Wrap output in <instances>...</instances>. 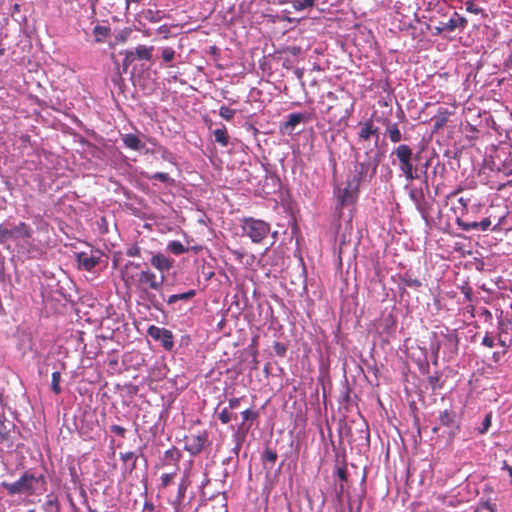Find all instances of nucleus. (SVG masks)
<instances>
[{
  "instance_id": "f257e3e1",
  "label": "nucleus",
  "mask_w": 512,
  "mask_h": 512,
  "mask_svg": "<svg viewBox=\"0 0 512 512\" xmlns=\"http://www.w3.org/2000/svg\"><path fill=\"white\" fill-rule=\"evenodd\" d=\"M129 281H131V284L136 287V290L139 292L141 298L147 300L154 308L159 309L161 301L151 291H156L159 293L162 292L164 283L163 275L158 278L153 271L147 268L139 272L136 278L133 275L129 276L127 274L126 282Z\"/></svg>"
},
{
  "instance_id": "f03ea898",
  "label": "nucleus",
  "mask_w": 512,
  "mask_h": 512,
  "mask_svg": "<svg viewBox=\"0 0 512 512\" xmlns=\"http://www.w3.org/2000/svg\"><path fill=\"white\" fill-rule=\"evenodd\" d=\"M326 97L331 102L325 110L327 121L332 125L346 123L354 110L353 98L343 91L340 94L328 92Z\"/></svg>"
},
{
  "instance_id": "7ed1b4c3",
  "label": "nucleus",
  "mask_w": 512,
  "mask_h": 512,
  "mask_svg": "<svg viewBox=\"0 0 512 512\" xmlns=\"http://www.w3.org/2000/svg\"><path fill=\"white\" fill-rule=\"evenodd\" d=\"M45 482L44 476H35L30 471H25L22 476L15 482H2L1 486L6 489L7 493L11 496L24 494L27 496H32L36 493L37 485L39 482Z\"/></svg>"
},
{
  "instance_id": "20e7f679",
  "label": "nucleus",
  "mask_w": 512,
  "mask_h": 512,
  "mask_svg": "<svg viewBox=\"0 0 512 512\" xmlns=\"http://www.w3.org/2000/svg\"><path fill=\"white\" fill-rule=\"evenodd\" d=\"M392 155L396 156L399 162V169L407 181L419 178L418 169L412 163L413 151L408 145L400 144L392 151Z\"/></svg>"
},
{
  "instance_id": "39448f33",
  "label": "nucleus",
  "mask_w": 512,
  "mask_h": 512,
  "mask_svg": "<svg viewBox=\"0 0 512 512\" xmlns=\"http://www.w3.org/2000/svg\"><path fill=\"white\" fill-rule=\"evenodd\" d=\"M243 232L254 243H260L270 232L268 223L253 218H246L242 224Z\"/></svg>"
},
{
  "instance_id": "423d86ee",
  "label": "nucleus",
  "mask_w": 512,
  "mask_h": 512,
  "mask_svg": "<svg viewBox=\"0 0 512 512\" xmlns=\"http://www.w3.org/2000/svg\"><path fill=\"white\" fill-rule=\"evenodd\" d=\"M184 443V449L189 452L190 455L196 456L210 444L208 432L204 430L197 434L191 433L185 436Z\"/></svg>"
},
{
  "instance_id": "0eeeda50",
  "label": "nucleus",
  "mask_w": 512,
  "mask_h": 512,
  "mask_svg": "<svg viewBox=\"0 0 512 512\" xmlns=\"http://www.w3.org/2000/svg\"><path fill=\"white\" fill-rule=\"evenodd\" d=\"M443 349V353L449 358L453 359L458 354L459 337L455 331L445 334L442 340L438 343L436 353Z\"/></svg>"
},
{
  "instance_id": "6e6552de",
  "label": "nucleus",
  "mask_w": 512,
  "mask_h": 512,
  "mask_svg": "<svg viewBox=\"0 0 512 512\" xmlns=\"http://www.w3.org/2000/svg\"><path fill=\"white\" fill-rule=\"evenodd\" d=\"M147 334L155 341H160L165 350L171 351L173 349L174 336L170 330L151 325L147 330Z\"/></svg>"
},
{
  "instance_id": "1a4fd4ad",
  "label": "nucleus",
  "mask_w": 512,
  "mask_h": 512,
  "mask_svg": "<svg viewBox=\"0 0 512 512\" xmlns=\"http://www.w3.org/2000/svg\"><path fill=\"white\" fill-rule=\"evenodd\" d=\"M79 268L86 271L93 270L101 260V252L90 251V252H79L76 255Z\"/></svg>"
},
{
  "instance_id": "9d476101",
  "label": "nucleus",
  "mask_w": 512,
  "mask_h": 512,
  "mask_svg": "<svg viewBox=\"0 0 512 512\" xmlns=\"http://www.w3.org/2000/svg\"><path fill=\"white\" fill-rule=\"evenodd\" d=\"M153 51V46L138 45L135 50L126 52L124 60L129 63L135 60L150 61L152 59Z\"/></svg>"
},
{
  "instance_id": "9b49d317",
  "label": "nucleus",
  "mask_w": 512,
  "mask_h": 512,
  "mask_svg": "<svg viewBox=\"0 0 512 512\" xmlns=\"http://www.w3.org/2000/svg\"><path fill=\"white\" fill-rule=\"evenodd\" d=\"M150 263L155 269L163 273L168 272L173 267L174 261L164 254L158 253L152 256Z\"/></svg>"
},
{
  "instance_id": "f8f14e48",
  "label": "nucleus",
  "mask_w": 512,
  "mask_h": 512,
  "mask_svg": "<svg viewBox=\"0 0 512 512\" xmlns=\"http://www.w3.org/2000/svg\"><path fill=\"white\" fill-rule=\"evenodd\" d=\"M359 125H360L359 138L361 140L367 141L372 136H375L376 142L378 141V138H379L378 128L374 126L372 120H367L363 123H360Z\"/></svg>"
},
{
  "instance_id": "ddd939ff",
  "label": "nucleus",
  "mask_w": 512,
  "mask_h": 512,
  "mask_svg": "<svg viewBox=\"0 0 512 512\" xmlns=\"http://www.w3.org/2000/svg\"><path fill=\"white\" fill-rule=\"evenodd\" d=\"M181 457V451L176 447H172L164 452L163 464L173 465L175 467L174 470H179V462Z\"/></svg>"
},
{
  "instance_id": "4468645a",
  "label": "nucleus",
  "mask_w": 512,
  "mask_h": 512,
  "mask_svg": "<svg viewBox=\"0 0 512 512\" xmlns=\"http://www.w3.org/2000/svg\"><path fill=\"white\" fill-rule=\"evenodd\" d=\"M8 231L11 232V239L22 238L29 239L32 236L31 227L25 222H20L18 225L13 228H8Z\"/></svg>"
},
{
  "instance_id": "2eb2a0df",
  "label": "nucleus",
  "mask_w": 512,
  "mask_h": 512,
  "mask_svg": "<svg viewBox=\"0 0 512 512\" xmlns=\"http://www.w3.org/2000/svg\"><path fill=\"white\" fill-rule=\"evenodd\" d=\"M122 141L127 148L134 151H140L145 147V143L135 134H124Z\"/></svg>"
},
{
  "instance_id": "dca6fc26",
  "label": "nucleus",
  "mask_w": 512,
  "mask_h": 512,
  "mask_svg": "<svg viewBox=\"0 0 512 512\" xmlns=\"http://www.w3.org/2000/svg\"><path fill=\"white\" fill-rule=\"evenodd\" d=\"M242 423L239 426V430H249L252 423L257 419L258 412L253 409H246L241 412Z\"/></svg>"
},
{
  "instance_id": "f3484780",
  "label": "nucleus",
  "mask_w": 512,
  "mask_h": 512,
  "mask_svg": "<svg viewBox=\"0 0 512 512\" xmlns=\"http://www.w3.org/2000/svg\"><path fill=\"white\" fill-rule=\"evenodd\" d=\"M387 125L386 133L393 143H398L402 140V133L398 128L397 123H390L388 119L383 121Z\"/></svg>"
},
{
  "instance_id": "a211bd4d",
  "label": "nucleus",
  "mask_w": 512,
  "mask_h": 512,
  "mask_svg": "<svg viewBox=\"0 0 512 512\" xmlns=\"http://www.w3.org/2000/svg\"><path fill=\"white\" fill-rule=\"evenodd\" d=\"M411 199L414 201L417 210L422 214L423 217H426L428 214V211L424 205V195L422 192H416L414 190H411L409 193Z\"/></svg>"
},
{
  "instance_id": "6ab92c4d",
  "label": "nucleus",
  "mask_w": 512,
  "mask_h": 512,
  "mask_svg": "<svg viewBox=\"0 0 512 512\" xmlns=\"http://www.w3.org/2000/svg\"><path fill=\"white\" fill-rule=\"evenodd\" d=\"M276 451L267 448L262 456L263 464L266 469H271L277 460Z\"/></svg>"
},
{
  "instance_id": "aec40b11",
  "label": "nucleus",
  "mask_w": 512,
  "mask_h": 512,
  "mask_svg": "<svg viewBox=\"0 0 512 512\" xmlns=\"http://www.w3.org/2000/svg\"><path fill=\"white\" fill-rule=\"evenodd\" d=\"M436 34H442L444 32H453L456 30L455 27V20L453 18V15L450 17L448 21L445 22H439V25L435 27Z\"/></svg>"
},
{
  "instance_id": "412c9836",
  "label": "nucleus",
  "mask_w": 512,
  "mask_h": 512,
  "mask_svg": "<svg viewBox=\"0 0 512 512\" xmlns=\"http://www.w3.org/2000/svg\"><path fill=\"white\" fill-rule=\"evenodd\" d=\"M213 134L215 137V141L221 144V146L225 147L228 145L229 136L225 126H222V128L214 130Z\"/></svg>"
},
{
  "instance_id": "4be33fe9",
  "label": "nucleus",
  "mask_w": 512,
  "mask_h": 512,
  "mask_svg": "<svg viewBox=\"0 0 512 512\" xmlns=\"http://www.w3.org/2000/svg\"><path fill=\"white\" fill-rule=\"evenodd\" d=\"M455 414L453 411L444 410L439 416V421L443 426L450 427L453 425Z\"/></svg>"
},
{
  "instance_id": "5701e85b",
  "label": "nucleus",
  "mask_w": 512,
  "mask_h": 512,
  "mask_svg": "<svg viewBox=\"0 0 512 512\" xmlns=\"http://www.w3.org/2000/svg\"><path fill=\"white\" fill-rule=\"evenodd\" d=\"M167 249L175 255H180L188 251V248L184 247V245L177 240L171 241L168 244Z\"/></svg>"
},
{
  "instance_id": "b1692460",
  "label": "nucleus",
  "mask_w": 512,
  "mask_h": 512,
  "mask_svg": "<svg viewBox=\"0 0 512 512\" xmlns=\"http://www.w3.org/2000/svg\"><path fill=\"white\" fill-rule=\"evenodd\" d=\"M44 510L46 512H59V504L55 496H47V500L44 504Z\"/></svg>"
},
{
  "instance_id": "393cba45",
  "label": "nucleus",
  "mask_w": 512,
  "mask_h": 512,
  "mask_svg": "<svg viewBox=\"0 0 512 512\" xmlns=\"http://www.w3.org/2000/svg\"><path fill=\"white\" fill-rule=\"evenodd\" d=\"M60 381H61V373L59 371L53 372L52 379H51V389L56 395H59L62 391L61 387H60Z\"/></svg>"
},
{
  "instance_id": "a878e982",
  "label": "nucleus",
  "mask_w": 512,
  "mask_h": 512,
  "mask_svg": "<svg viewBox=\"0 0 512 512\" xmlns=\"http://www.w3.org/2000/svg\"><path fill=\"white\" fill-rule=\"evenodd\" d=\"M161 56L166 64H170L175 58V50L172 47H164L161 50ZM171 67L172 65H168Z\"/></svg>"
},
{
  "instance_id": "bb28decb",
  "label": "nucleus",
  "mask_w": 512,
  "mask_h": 512,
  "mask_svg": "<svg viewBox=\"0 0 512 512\" xmlns=\"http://www.w3.org/2000/svg\"><path fill=\"white\" fill-rule=\"evenodd\" d=\"M308 116L304 113H292L290 114V128H294L301 122L308 121Z\"/></svg>"
},
{
  "instance_id": "cd10ccee",
  "label": "nucleus",
  "mask_w": 512,
  "mask_h": 512,
  "mask_svg": "<svg viewBox=\"0 0 512 512\" xmlns=\"http://www.w3.org/2000/svg\"><path fill=\"white\" fill-rule=\"evenodd\" d=\"M177 471L178 470H174L173 472L163 474L160 478V487L167 488L169 485H171L175 475L177 474Z\"/></svg>"
},
{
  "instance_id": "c85d7f7f",
  "label": "nucleus",
  "mask_w": 512,
  "mask_h": 512,
  "mask_svg": "<svg viewBox=\"0 0 512 512\" xmlns=\"http://www.w3.org/2000/svg\"><path fill=\"white\" fill-rule=\"evenodd\" d=\"M314 1L315 0H294L292 4L295 10L301 11L306 8L312 7L314 5Z\"/></svg>"
},
{
  "instance_id": "c756f323",
  "label": "nucleus",
  "mask_w": 512,
  "mask_h": 512,
  "mask_svg": "<svg viewBox=\"0 0 512 512\" xmlns=\"http://www.w3.org/2000/svg\"><path fill=\"white\" fill-rule=\"evenodd\" d=\"M218 418L222 424H228L232 420L233 414L228 407H225L218 413Z\"/></svg>"
},
{
  "instance_id": "7c9ffc66",
  "label": "nucleus",
  "mask_w": 512,
  "mask_h": 512,
  "mask_svg": "<svg viewBox=\"0 0 512 512\" xmlns=\"http://www.w3.org/2000/svg\"><path fill=\"white\" fill-rule=\"evenodd\" d=\"M10 437V431L5 424V419L0 416V442L7 441Z\"/></svg>"
},
{
  "instance_id": "2f4dec72",
  "label": "nucleus",
  "mask_w": 512,
  "mask_h": 512,
  "mask_svg": "<svg viewBox=\"0 0 512 512\" xmlns=\"http://www.w3.org/2000/svg\"><path fill=\"white\" fill-rule=\"evenodd\" d=\"M235 113L236 111L234 109H231L227 106H221L219 109V115L227 121L232 120Z\"/></svg>"
},
{
  "instance_id": "473e14b6",
  "label": "nucleus",
  "mask_w": 512,
  "mask_h": 512,
  "mask_svg": "<svg viewBox=\"0 0 512 512\" xmlns=\"http://www.w3.org/2000/svg\"><path fill=\"white\" fill-rule=\"evenodd\" d=\"M402 282L407 287L418 288L421 286V282L419 279L413 278L412 276H410L408 274L404 275V277L402 278Z\"/></svg>"
},
{
  "instance_id": "72a5a7b5",
  "label": "nucleus",
  "mask_w": 512,
  "mask_h": 512,
  "mask_svg": "<svg viewBox=\"0 0 512 512\" xmlns=\"http://www.w3.org/2000/svg\"><path fill=\"white\" fill-rule=\"evenodd\" d=\"M453 18L455 20V27L456 29L457 28H461V29H464L466 26H467V19L464 18L463 16L459 15L458 13H453Z\"/></svg>"
},
{
  "instance_id": "f704fd0d",
  "label": "nucleus",
  "mask_w": 512,
  "mask_h": 512,
  "mask_svg": "<svg viewBox=\"0 0 512 512\" xmlns=\"http://www.w3.org/2000/svg\"><path fill=\"white\" fill-rule=\"evenodd\" d=\"M475 1L476 0H467L465 2V6H466V10L470 13H473V14H479L481 13L483 10L482 8L478 7L475 5Z\"/></svg>"
},
{
  "instance_id": "c9c22d12",
  "label": "nucleus",
  "mask_w": 512,
  "mask_h": 512,
  "mask_svg": "<svg viewBox=\"0 0 512 512\" xmlns=\"http://www.w3.org/2000/svg\"><path fill=\"white\" fill-rule=\"evenodd\" d=\"M351 187H352V185L349 183L348 186L344 188L343 195L341 196V203H342V205L347 203L348 201H352L353 200V195H352V192L350 190Z\"/></svg>"
},
{
  "instance_id": "e433bc0d",
  "label": "nucleus",
  "mask_w": 512,
  "mask_h": 512,
  "mask_svg": "<svg viewBox=\"0 0 512 512\" xmlns=\"http://www.w3.org/2000/svg\"><path fill=\"white\" fill-rule=\"evenodd\" d=\"M299 261H300V263L297 266V270L299 271L298 278H299L300 283L303 285V287H305V283H306L305 267L303 264V260L301 258L299 259Z\"/></svg>"
},
{
  "instance_id": "4c0bfd02",
  "label": "nucleus",
  "mask_w": 512,
  "mask_h": 512,
  "mask_svg": "<svg viewBox=\"0 0 512 512\" xmlns=\"http://www.w3.org/2000/svg\"><path fill=\"white\" fill-rule=\"evenodd\" d=\"M11 232L8 231V227L3 224H0V243H3L9 239H11Z\"/></svg>"
},
{
  "instance_id": "58836bf2",
  "label": "nucleus",
  "mask_w": 512,
  "mask_h": 512,
  "mask_svg": "<svg viewBox=\"0 0 512 512\" xmlns=\"http://www.w3.org/2000/svg\"><path fill=\"white\" fill-rule=\"evenodd\" d=\"M439 381H440V377L437 374L430 375L428 377V382L431 385V388H432L433 391L441 388V385L439 384Z\"/></svg>"
},
{
  "instance_id": "ea45409f",
  "label": "nucleus",
  "mask_w": 512,
  "mask_h": 512,
  "mask_svg": "<svg viewBox=\"0 0 512 512\" xmlns=\"http://www.w3.org/2000/svg\"><path fill=\"white\" fill-rule=\"evenodd\" d=\"M141 253V248L138 245H133L127 249L126 255L129 257H139Z\"/></svg>"
},
{
  "instance_id": "a19ab883",
  "label": "nucleus",
  "mask_w": 512,
  "mask_h": 512,
  "mask_svg": "<svg viewBox=\"0 0 512 512\" xmlns=\"http://www.w3.org/2000/svg\"><path fill=\"white\" fill-rule=\"evenodd\" d=\"M491 426V415L487 414L482 422V428L479 430L481 434H484L488 431Z\"/></svg>"
},
{
  "instance_id": "79ce46f5",
  "label": "nucleus",
  "mask_w": 512,
  "mask_h": 512,
  "mask_svg": "<svg viewBox=\"0 0 512 512\" xmlns=\"http://www.w3.org/2000/svg\"><path fill=\"white\" fill-rule=\"evenodd\" d=\"M120 457L124 462L133 460L132 467L134 468L136 466V456H135L134 452L121 453Z\"/></svg>"
},
{
  "instance_id": "37998d69",
  "label": "nucleus",
  "mask_w": 512,
  "mask_h": 512,
  "mask_svg": "<svg viewBox=\"0 0 512 512\" xmlns=\"http://www.w3.org/2000/svg\"><path fill=\"white\" fill-rule=\"evenodd\" d=\"M274 351L278 356L284 357L286 353V346L284 344L276 342L274 344Z\"/></svg>"
},
{
  "instance_id": "c03bdc74",
  "label": "nucleus",
  "mask_w": 512,
  "mask_h": 512,
  "mask_svg": "<svg viewBox=\"0 0 512 512\" xmlns=\"http://www.w3.org/2000/svg\"><path fill=\"white\" fill-rule=\"evenodd\" d=\"M336 473H337V476L340 478L341 481H346L347 480V469L346 467L343 465V466H337L336 467Z\"/></svg>"
},
{
  "instance_id": "a18cd8bd",
  "label": "nucleus",
  "mask_w": 512,
  "mask_h": 512,
  "mask_svg": "<svg viewBox=\"0 0 512 512\" xmlns=\"http://www.w3.org/2000/svg\"><path fill=\"white\" fill-rule=\"evenodd\" d=\"M196 295V291L191 289L187 292H184V293H179L178 294V300H190L192 299L194 296Z\"/></svg>"
},
{
  "instance_id": "49530a36",
  "label": "nucleus",
  "mask_w": 512,
  "mask_h": 512,
  "mask_svg": "<svg viewBox=\"0 0 512 512\" xmlns=\"http://www.w3.org/2000/svg\"><path fill=\"white\" fill-rule=\"evenodd\" d=\"M111 432L117 434L120 437H125L126 429L120 425H112Z\"/></svg>"
},
{
  "instance_id": "de8ad7c7",
  "label": "nucleus",
  "mask_w": 512,
  "mask_h": 512,
  "mask_svg": "<svg viewBox=\"0 0 512 512\" xmlns=\"http://www.w3.org/2000/svg\"><path fill=\"white\" fill-rule=\"evenodd\" d=\"M152 179L159 180V181L165 183V182H168L169 175L164 172H156L155 174H153Z\"/></svg>"
},
{
  "instance_id": "09e8293b",
  "label": "nucleus",
  "mask_w": 512,
  "mask_h": 512,
  "mask_svg": "<svg viewBox=\"0 0 512 512\" xmlns=\"http://www.w3.org/2000/svg\"><path fill=\"white\" fill-rule=\"evenodd\" d=\"M447 122V117L445 115H442L440 117H436L435 119V123H434V128L436 130L440 129L441 127H443L445 125V123Z\"/></svg>"
},
{
  "instance_id": "8fccbe9b",
  "label": "nucleus",
  "mask_w": 512,
  "mask_h": 512,
  "mask_svg": "<svg viewBox=\"0 0 512 512\" xmlns=\"http://www.w3.org/2000/svg\"><path fill=\"white\" fill-rule=\"evenodd\" d=\"M93 33L96 34V35H103V36H107L108 33H109V29L105 26H100V25H97L94 27L93 29Z\"/></svg>"
},
{
  "instance_id": "3c124183",
  "label": "nucleus",
  "mask_w": 512,
  "mask_h": 512,
  "mask_svg": "<svg viewBox=\"0 0 512 512\" xmlns=\"http://www.w3.org/2000/svg\"><path fill=\"white\" fill-rule=\"evenodd\" d=\"M505 176L508 178V180L505 183L501 184L498 187V190H501L502 188H504L506 186L512 187V169L505 172Z\"/></svg>"
},
{
  "instance_id": "603ef678",
  "label": "nucleus",
  "mask_w": 512,
  "mask_h": 512,
  "mask_svg": "<svg viewBox=\"0 0 512 512\" xmlns=\"http://www.w3.org/2000/svg\"><path fill=\"white\" fill-rule=\"evenodd\" d=\"M482 344L488 348H492L494 346V338L489 334H486L482 339Z\"/></svg>"
},
{
  "instance_id": "864d4df0",
  "label": "nucleus",
  "mask_w": 512,
  "mask_h": 512,
  "mask_svg": "<svg viewBox=\"0 0 512 512\" xmlns=\"http://www.w3.org/2000/svg\"><path fill=\"white\" fill-rule=\"evenodd\" d=\"M241 399L240 398H231L228 402V408L230 410L236 409L240 406Z\"/></svg>"
},
{
  "instance_id": "5fc2aeb1",
  "label": "nucleus",
  "mask_w": 512,
  "mask_h": 512,
  "mask_svg": "<svg viewBox=\"0 0 512 512\" xmlns=\"http://www.w3.org/2000/svg\"><path fill=\"white\" fill-rule=\"evenodd\" d=\"M478 225L482 231H486L491 225V220L489 218H484L478 222Z\"/></svg>"
},
{
  "instance_id": "6e6d98bb",
  "label": "nucleus",
  "mask_w": 512,
  "mask_h": 512,
  "mask_svg": "<svg viewBox=\"0 0 512 512\" xmlns=\"http://www.w3.org/2000/svg\"><path fill=\"white\" fill-rule=\"evenodd\" d=\"M457 225L464 231H469V222H464L460 218H457Z\"/></svg>"
},
{
  "instance_id": "4d7b16f0",
  "label": "nucleus",
  "mask_w": 512,
  "mask_h": 512,
  "mask_svg": "<svg viewBox=\"0 0 512 512\" xmlns=\"http://www.w3.org/2000/svg\"><path fill=\"white\" fill-rule=\"evenodd\" d=\"M462 292L464 293L465 297L467 300H471V296H472V290L470 287H463L462 288Z\"/></svg>"
},
{
  "instance_id": "13d9d810",
  "label": "nucleus",
  "mask_w": 512,
  "mask_h": 512,
  "mask_svg": "<svg viewBox=\"0 0 512 512\" xmlns=\"http://www.w3.org/2000/svg\"><path fill=\"white\" fill-rule=\"evenodd\" d=\"M509 165H512V144H511L510 150L508 152L507 159L504 163V166H509Z\"/></svg>"
},
{
  "instance_id": "bf43d9fd",
  "label": "nucleus",
  "mask_w": 512,
  "mask_h": 512,
  "mask_svg": "<svg viewBox=\"0 0 512 512\" xmlns=\"http://www.w3.org/2000/svg\"><path fill=\"white\" fill-rule=\"evenodd\" d=\"M178 300V294H173L171 296H169L168 300H167V303L168 304H174L176 303Z\"/></svg>"
},
{
  "instance_id": "052dcab7",
  "label": "nucleus",
  "mask_w": 512,
  "mask_h": 512,
  "mask_svg": "<svg viewBox=\"0 0 512 512\" xmlns=\"http://www.w3.org/2000/svg\"><path fill=\"white\" fill-rule=\"evenodd\" d=\"M130 267H133V268H135V269H138V268L140 267V265H139V264H137V263H134V262L129 261V262H127V263H126V265H125V270H126V271H128V269H129Z\"/></svg>"
},
{
  "instance_id": "680f3d73",
  "label": "nucleus",
  "mask_w": 512,
  "mask_h": 512,
  "mask_svg": "<svg viewBox=\"0 0 512 512\" xmlns=\"http://www.w3.org/2000/svg\"><path fill=\"white\" fill-rule=\"evenodd\" d=\"M458 202L461 204V206H462L464 209H467L469 199H465V198H463V197H460V198L458 199Z\"/></svg>"
},
{
  "instance_id": "e2e57ef3",
  "label": "nucleus",
  "mask_w": 512,
  "mask_h": 512,
  "mask_svg": "<svg viewBox=\"0 0 512 512\" xmlns=\"http://www.w3.org/2000/svg\"><path fill=\"white\" fill-rule=\"evenodd\" d=\"M468 227H469V231H470V230L478 229L479 225H478V222H469Z\"/></svg>"
},
{
  "instance_id": "0e129e2a",
  "label": "nucleus",
  "mask_w": 512,
  "mask_h": 512,
  "mask_svg": "<svg viewBox=\"0 0 512 512\" xmlns=\"http://www.w3.org/2000/svg\"><path fill=\"white\" fill-rule=\"evenodd\" d=\"M185 490H186V486L184 484H180V486H179V494H181L183 496L184 493H185Z\"/></svg>"
},
{
  "instance_id": "69168bd1",
  "label": "nucleus",
  "mask_w": 512,
  "mask_h": 512,
  "mask_svg": "<svg viewBox=\"0 0 512 512\" xmlns=\"http://www.w3.org/2000/svg\"><path fill=\"white\" fill-rule=\"evenodd\" d=\"M141 1H142V0H125L127 7H128L131 3L139 4Z\"/></svg>"
},
{
  "instance_id": "338daca9",
  "label": "nucleus",
  "mask_w": 512,
  "mask_h": 512,
  "mask_svg": "<svg viewBox=\"0 0 512 512\" xmlns=\"http://www.w3.org/2000/svg\"><path fill=\"white\" fill-rule=\"evenodd\" d=\"M240 447H241V443L238 442L236 447H235V449H234L236 454H238V451H239Z\"/></svg>"
},
{
  "instance_id": "774afa93",
  "label": "nucleus",
  "mask_w": 512,
  "mask_h": 512,
  "mask_svg": "<svg viewBox=\"0 0 512 512\" xmlns=\"http://www.w3.org/2000/svg\"><path fill=\"white\" fill-rule=\"evenodd\" d=\"M290 52L293 53V54H297V53L300 52V48H297V49L293 48V50H290Z\"/></svg>"
}]
</instances>
